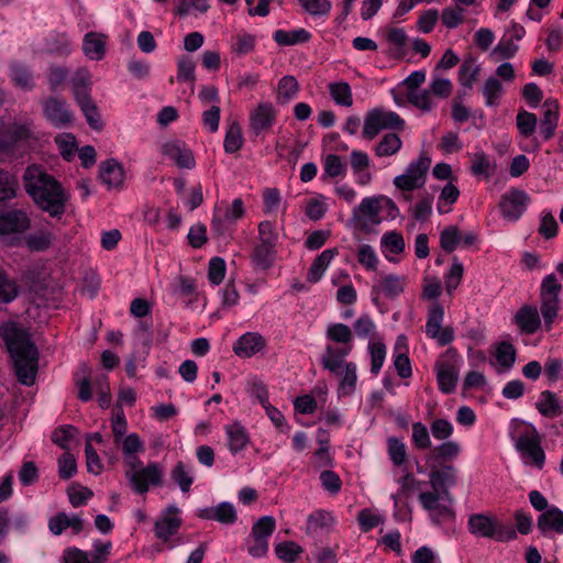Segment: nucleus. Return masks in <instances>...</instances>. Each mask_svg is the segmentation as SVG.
<instances>
[{
  "label": "nucleus",
  "instance_id": "a878e982",
  "mask_svg": "<svg viewBox=\"0 0 563 563\" xmlns=\"http://www.w3.org/2000/svg\"><path fill=\"white\" fill-rule=\"evenodd\" d=\"M178 508L176 506H169L164 516L158 519L155 523V534L158 539L167 541L174 536L181 523V519L177 516Z\"/></svg>",
  "mask_w": 563,
  "mask_h": 563
},
{
  "label": "nucleus",
  "instance_id": "49530a36",
  "mask_svg": "<svg viewBox=\"0 0 563 563\" xmlns=\"http://www.w3.org/2000/svg\"><path fill=\"white\" fill-rule=\"evenodd\" d=\"M299 92V84L294 76L287 75L280 78L277 87V101L287 103L296 98Z\"/></svg>",
  "mask_w": 563,
  "mask_h": 563
},
{
  "label": "nucleus",
  "instance_id": "cd10ccee",
  "mask_svg": "<svg viewBox=\"0 0 563 563\" xmlns=\"http://www.w3.org/2000/svg\"><path fill=\"white\" fill-rule=\"evenodd\" d=\"M335 525V518L331 512L325 510H317L308 516L306 532L316 538L323 533H328Z\"/></svg>",
  "mask_w": 563,
  "mask_h": 563
},
{
  "label": "nucleus",
  "instance_id": "0e129e2a",
  "mask_svg": "<svg viewBox=\"0 0 563 563\" xmlns=\"http://www.w3.org/2000/svg\"><path fill=\"white\" fill-rule=\"evenodd\" d=\"M430 432L438 441H448L454 432V427L448 419L438 418L430 424Z\"/></svg>",
  "mask_w": 563,
  "mask_h": 563
},
{
  "label": "nucleus",
  "instance_id": "f8f14e48",
  "mask_svg": "<svg viewBox=\"0 0 563 563\" xmlns=\"http://www.w3.org/2000/svg\"><path fill=\"white\" fill-rule=\"evenodd\" d=\"M125 477L135 493L145 494L148 492L151 485H161L163 468L157 463H148L145 467L140 470L125 472Z\"/></svg>",
  "mask_w": 563,
  "mask_h": 563
},
{
  "label": "nucleus",
  "instance_id": "c9c22d12",
  "mask_svg": "<svg viewBox=\"0 0 563 563\" xmlns=\"http://www.w3.org/2000/svg\"><path fill=\"white\" fill-rule=\"evenodd\" d=\"M350 164L354 175L357 176V183L363 186L367 185L372 179L371 174L367 172V168L369 167V157L367 153L358 150L352 151L350 155Z\"/></svg>",
  "mask_w": 563,
  "mask_h": 563
},
{
  "label": "nucleus",
  "instance_id": "8fccbe9b",
  "mask_svg": "<svg viewBox=\"0 0 563 563\" xmlns=\"http://www.w3.org/2000/svg\"><path fill=\"white\" fill-rule=\"evenodd\" d=\"M170 477L179 486L183 493H188L190 490L194 482L191 467L179 461L172 470Z\"/></svg>",
  "mask_w": 563,
  "mask_h": 563
},
{
  "label": "nucleus",
  "instance_id": "0eeeda50",
  "mask_svg": "<svg viewBox=\"0 0 563 563\" xmlns=\"http://www.w3.org/2000/svg\"><path fill=\"white\" fill-rule=\"evenodd\" d=\"M431 161L427 156H419L412 161L402 175L394 178V185L402 194L405 201H410V195L406 194L415 189L421 188L426 183V175L430 167Z\"/></svg>",
  "mask_w": 563,
  "mask_h": 563
},
{
  "label": "nucleus",
  "instance_id": "e2e57ef3",
  "mask_svg": "<svg viewBox=\"0 0 563 563\" xmlns=\"http://www.w3.org/2000/svg\"><path fill=\"white\" fill-rule=\"evenodd\" d=\"M368 351L371 354V372L375 375L379 373L386 357V345L383 342H369Z\"/></svg>",
  "mask_w": 563,
  "mask_h": 563
},
{
  "label": "nucleus",
  "instance_id": "79ce46f5",
  "mask_svg": "<svg viewBox=\"0 0 563 563\" xmlns=\"http://www.w3.org/2000/svg\"><path fill=\"white\" fill-rule=\"evenodd\" d=\"M332 100L341 107H351L353 104V95L351 86L346 81H334L328 86Z\"/></svg>",
  "mask_w": 563,
  "mask_h": 563
},
{
  "label": "nucleus",
  "instance_id": "f03ea898",
  "mask_svg": "<svg viewBox=\"0 0 563 563\" xmlns=\"http://www.w3.org/2000/svg\"><path fill=\"white\" fill-rule=\"evenodd\" d=\"M23 180L26 192L41 210L52 217L64 214L68 194L43 167L29 166L24 172Z\"/></svg>",
  "mask_w": 563,
  "mask_h": 563
},
{
  "label": "nucleus",
  "instance_id": "4d7b16f0",
  "mask_svg": "<svg viewBox=\"0 0 563 563\" xmlns=\"http://www.w3.org/2000/svg\"><path fill=\"white\" fill-rule=\"evenodd\" d=\"M462 233L455 225L444 228L440 234V246L446 253L453 252L461 244Z\"/></svg>",
  "mask_w": 563,
  "mask_h": 563
},
{
  "label": "nucleus",
  "instance_id": "1a4fd4ad",
  "mask_svg": "<svg viewBox=\"0 0 563 563\" xmlns=\"http://www.w3.org/2000/svg\"><path fill=\"white\" fill-rule=\"evenodd\" d=\"M276 528L272 516L261 517L254 522L251 534L246 539L247 552L253 558H263L268 552V538Z\"/></svg>",
  "mask_w": 563,
  "mask_h": 563
},
{
  "label": "nucleus",
  "instance_id": "09e8293b",
  "mask_svg": "<svg viewBox=\"0 0 563 563\" xmlns=\"http://www.w3.org/2000/svg\"><path fill=\"white\" fill-rule=\"evenodd\" d=\"M46 51L51 54L67 56L73 51L71 42L64 33L52 34L46 38Z\"/></svg>",
  "mask_w": 563,
  "mask_h": 563
},
{
  "label": "nucleus",
  "instance_id": "bf43d9fd",
  "mask_svg": "<svg viewBox=\"0 0 563 563\" xmlns=\"http://www.w3.org/2000/svg\"><path fill=\"white\" fill-rule=\"evenodd\" d=\"M460 196V190L452 183H448L441 190L439 201H438V211L440 213H446L451 211V205H453Z\"/></svg>",
  "mask_w": 563,
  "mask_h": 563
},
{
  "label": "nucleus",
  "instance_id": "6e6d98bb",
  "mask_svg": "<svg viewBox=\"0 0 563 563\" xmlns=\"http://www.w3.org/2000/svg\"><path fill=\"white\" fill-rule=\"evenodd\" d=\"M79 104L88 124L93 130H101L102 122L98 112L97 106L93 103L90 97L76 100Z\"/></svg>",
  "mask_w": 563,
  "mask_h": 563
},
{
  "label": "nucleus",
  "instance_id": "9b49d317",
  "mask_svg": "<svg viewBox=\"0 0 563 563\" xmlns=\"http://www.w3.org/2000/svg\"><path fill=\"white\" fill-rule=\"evenodd\" d=\"M443 319L444 309L438 301H434L429 308L426 334L441 346L448 345L454 340L453 329L451 327L442 328Z\"/></svg>",
  "mask_w": 563,
  "mask_h": 563
},
{
  "label": "nucleus",
  "instance_id": "b1692460",
  "mask_svg": "<svg viewBox=\"0 0 563 563\" xmlns=\"http://www.w3.org/2000/svg\"><path fill=\"white\" fill-rule=\"evenodd\" d=\"M429 483L433 490L443 493L444 496H452L449 489L456 484L454 467L444 465L439 470H432L429 474Z\"/></svg>",
  "mask_w": 563,
  "mask_h": 563
},
{
  "label": "nucleus",
  "instance_id": "aec40b11",
  "mask_svg": "<svg viewBox=\"0 0 563 563\" xmlns=\"http://www.w3.org/2000/svg\"><path fill=\"white\" fill-rule=\"evenodd\" d=\"M108 35L101 32H88L82 38L81 49L90 60H101L106 56Z\"/></svg>",
  "mask_w": 563,
  "mask_h": 563
},
{
  "label": "nucleus",
  "instance_id": "393cba45",
  "mask_svg": "<svg viewBox=\"0 0 563 563\" xmlns=\"http://www.w3.org/2000/svg\"><path fill=\"white\" fill-rule=\"evenodd\" d=\"M264 338L257 332H247L241 335L233 344L234 353L240 357H251L263 350Z\"/></svg>",
  "mask_w": 563,
  "mask_h": 563
},
{
  "label": "nucleus",
  "instance_id": "ddd939ff",
  "mask_svg": "<svg viewBox=\"0 0 563 563\" xmlns=\"http://www.w3.org/2000/svg\"><path fill=\"white\" fill-rule=\"evenodd\" d=\"M418 499L422 508L429 512L432 520L439 521L442 518L453 516L451 508L453 503L452 496H444L443 493L432 489L431 492L420 493Z\"/></svg>",
  "mask_w": 563,
  "mask_h": 563
},
{
  "label": "nucleus",
  "instance_id": "a18cd8bd",
  "mask_svg": "<svg viewBox=\"0 0 563 563\" xmlns=\"http://www.w3.org/2000/svg\"><path fill=\"white\" fill-rule=\"evenodd\" d=\"M342 371L339 369L336 375L341 376L339 394L340 395H350L354 391L357 380L356 375V365L352 362L344 363V366L341 367Z\"/></svg>",
  "mask_w": 563,
  "mask_h": 563
},
{
  "label": "nucleus",
  "instance_id": "052dcab7",
  "mask_svg": "<svg viewBox=\"0 0 563 563\" xmlns=\"http://www.w3.org/2000/svg\"><path fill=\"white\" fill-rule=\"evenodd\" d=\"M354 332L360 339L373 340L376 334V324L368 314L361 316L353 324Z\"/></svg>",
  "mask_w": 563,
  "mask_h": 563
},
{
  "label": "nucleus",
  "instance_id": "ea45409f",
  "mask_svg": "<svg viewBox=\"0 0 563 563\" xmlns=\"http://www.w3.org/2000/svg\"><path fill=\"white\" fill-rule=\"evenodd\" d=\"M479 73L481 66L476 64V59L474 57H468L464 59L460 66L457 80L464 88L472 89Z\"/></svg>",
  "mask_w": 563,
  "mask_h": 563
},
{
  "label": "nucleus",
  "instance_id": "5701e85b",
  "mask_svg": "<svg viewBox=\"0 0 563 563\" xmlns=\"http://www.w3.org/2000/svg\"><path fill=\"white\" fill-rule=\"evenodd\" d=\"M67 528H70L74 534H78L84 530V520L78 515H67L64 511L48 520V529L54 536L62 534Z\"/></svg>",
  "mask_w": 563,
  "mask_h": 563
},
{
  "label": "nucleus",
  "instance_id": "2eb2a0df",
  "mask_svg": "<svg viewBox=\"0 0 563 563\" xmlns=\"http://www.w3.org/2000/svg\"><path fill=\"white\" fill-rule=\"evenodd\" d=\"M456 353L448 350L443 358L438 360L434 365L439 389L443 394H451L455 390L459 379V368L455 361L449 358L454 357Z\"/></svg>",
  "mask_w": 563,
  "mask_h": 563
},
{
  "label": "nucleus",
  "instance_id": "5fc2aeb1",
  "mask_svg": "<svg viewBox=\"0 0 563 563\" xmlns=\"http://www.w3.org/2000/svg\"><path fill=\"white\" fill-rule=\"evenodd\" d=\"M18 188L16 177L0 169V202L13 199L16 196Z\"/></svg>",
  "mask_w": 563,
  "mask_h": 563
},
{
  "label": "nucleus",
  "instance_id": "39448f33",
  "mask_svg": "<svg viewBox=\"0 0 563 563\" xmlns=\"http://www.w3.org/2000/svg\"><path fill=\"white\" fill-rule=\"evenodd\" d=\"M278 233L275 224L268 220L258 223V235L252 249L250 260L256 269L267 271L274 264Z\"/></svg>",
  "mask_w": 563,
  "mask_h": 563
},
{
  "label": "nucleus",
  "instance_id": "3c124183",
  "mask_svg": "<svg viewBox=\"0 0 563 563\" xmlns=\"http://www.w3.org/2000/svg\"><path fill=\"white\" fill-rule=\"evenodd\" d=\"M399 485V489L397 494L393 495L395 503L401 498H408L415 492L420 490L422 482L417 479L411 473L406 472L397 481Z\"/></svg>",
  "mask_w": 563,
  "mask_h": 563
},
{
  "label": "nucleus",
  "instance_id": "2f4dec72",
  "mask_svg": "<svg viewBox=\"0 0 563 563\" xmlns=\"http://www.w3.org/2000/svg\"><path fill=\"white\" fill-rule=\"evenodd\" d=\"M100 179L108 188H119L124 180V169L115 159H107L100 165Z\"/></svg>",
  "mask_w": 563,
  "mask_h": 563
},
{
  "label": "nucleus",
  "instance_id": "603ef678",
  "mask_svg": "<svg viewBox=\"0 0 563 563\" xmlns=\"http://www.w3.org/2000/svg\"><path fill=\"white\" fill-rule=\"evenodd\" d=\"M387 454L395 466H402L407 461V446L396 437H389L386 441Z\"/></svg>",
  "mask_w": 563,
  "mask_h": 563
},
{
  "label": "nucleus",
  "instance_id": "a19ab883",
  "mask_svg": "<svg viewBox=\"0 0 563 563\" xmlns=\"http://www.w3.org/2000/svg\"><path fill=\"white\" fill-rule=\"evenodd\" d=\"M481 92L485 99L486 107H497L504 93V87L498 78L490 76L485 80Z\"/></svg>",
  "mask_w": 563,
  "mask_h": 563
},
{
  "label": "nucleus",
  "instance_id": "e433bc0d",
  "mask_svg": "<svg viewBox=\"0 0 563 563\" xmlns=\"http://www.w3.org/2000/svg\"><path fill=\"white\" fill-rule=\"evenodd\" d=\"M538 411L548 418L556 417L561 413V402L553 391L543 390L540 393L539 398L536 402Z\"/></svg>",
  "mask_w": 563,
  "mask_h": 563
},
{
  "label": "nucleus",
  "instance_id": "4468645a",
  "mask_svg": "<svg viewBox=\"0 0 563 563\" xmlns=\"http://www.w3.org/2000/svg\"><path fill=\"white\" fill-rule=\"evenodd\" d=\"M380 203L376 197H366L353 209L352 221L361 231H368L372 225L380 223Z\"/></svg>",
  "mask_w": 563,
  "mask_h": 563
},
{
  "label": "nucleus",
  "instance_id": "72a5a7b5",
  "mask_svg": "<svg viewBox=\"0 0 563 563\" xmlns=\"http://www.w3.org/2000/svg\"><path fill=\"white\" fill-rule=\"evenodd\" d=\"M538 528L542 531H554L556 533H563V511L551 506L544 512L538 517Z\"/></svg>",
  "mask_w": 563,
  "mask_h": 563
},
{
  "label": "nucleus",
  "instance_id": "58836bf2",
  "mask_svg": "<svg viewBox=\"0 0 563 563\" xmlns=\"http://www.w3.org/2000/svg\"><path fill=\"white\" fill-rule=\"evenodd\" d=\"M273 38L280 46H291L307 43L311 38V34L305 29H296L291 31L276 30L273 33Z\"/></svg>",
  "mask_w": 563,
  "mask_h": 563
},
{
  "label": "nucleus",
  "instance_id": "c756f323",
  "mask_svg": "<svg viewBox=\"0 0 563 563\" xmlns=\"http://www.w3.org/2000/svg\"><path fill=\"white\" fill-rule=\"evenodd\" d=\"M497 519L486 514H473L468 517V531L478 538L492 539L495 534V525Z\"/></svg>",
  "mask_w": 563,
  "mask_h": 563
},
{
  "label": "nucleus",
  "instance_id": "6e6552de",
  "mask_svg": "<svg viewBox=\"0 0 563 563\" xmlns=\"http://www.w3.org/2000/svg\"><path fill=\"white\" fill-rule=\"evenodd\" d=\"M405 121L394 111L374 109L367 112L364 119L363 136L373 140L385 129L404 130Z\"/></svg>",
  "mask_w": 563,
  "mask_h": 563
},
{
  "label": "nucleus",
  "instance_id": "338daca9",
  "mask_svg": "<svg viewBox=\"0 0 563 563\" xmlns=\"http://www.w3.org/2000/svg\"><path fill=\"white\" fill-rule=\"evenodd\" d=\"M243 143L241 128L238 123H233L227 131L223 147L227 153L233 154L238 152Z\"/></svg>",
  "mask_w": 563,
  "mask_h": 563
},
{
  "label": "nucleus",
  "instance_id": "9d476101",
  "mask_svg": "<svg viewBox=\"0 0 563 563\" xmlns=\"http://www.w3.org/2000/svg\"><path fill=\"white\" fill-rule=\"evenodd\" d=\"M277 109L272 102L262 101L250 111L249 126L255 136L267 135L277 120Z\"/></svg>",
  "mask_w": 563,
  "mask_h": 563
},
{
  "label": "nucleus",
  "instance_id": "37998d69",
  "mask_svg": "<svg viewBox=\"0 0 563 563\" xmlns=\"http://www.w3.org/2000/svg\"><path fill=\"white\" fill-rule=\"evenodd\" d=\"M91 75L87 68H78L71 78V89L76 100L88 98Z\"/></svg>",
  "mask_w": 563,
  "mask_h": 563
},
{
  "label": "nucleus",
  "instance_id": "20e7f679",
  "mask_svg": "<svg viewBox=\"0 0 563 563\" xmlns=\"http://www.w3.org/2000/svg\"><path fill=\"white\" fill-rule=\"evenodd\" d=\"M509 435L523 464L542 470L545 463V452L537 429L530 423L514 419L510 423Z\"/></svg>",
  "mask_w": 563,
  "mask_h": 563
},
{
  "label": "nucleus",
  "instance_id": "f3484780",
  "mask_svg": "<svg viewBox=\"0 0 563 563\" xmlns=\"http://www.w3.org/2000/svg\"><path fill=\"white\" fill-rule=\"evenodd\" d=\"M45 119L55 128H65L74 121V113L68 109L64 99L49 97L43 101Z\"/></svg>",
  "mask_w": 563,
  "mask_h": 563
},
{
  "label": "nucleus",
  "instance_id": "a211bd4d",
  "mask_svg": "<svg viewBox=\"0 0 563 563\" xmlns=\"http://www.w3.org/2000/svg\"><path fill=\"white\" fill-rule=\"evenodd\" d=\"M162 154L172 159L179 168L192 169L196 166L192 152L179 141L163 144Z\"/></svg>",
  "mask_w": 563,
  "mask_h": 563
},
{
  "label": "nucleus",
  "instance_id": "f257e3e1",
  "mask_svg": "<svg viewBox=\"0 0 563 563\" xmlns=\"http://www.w3.org/2000/svg\"><path fill=\"white\" fill-rule=\"evenodd\" d=\"M562 285L554 274L547 275L540 285V313L536 306L523 305L514 316V322L520 332L527 335L534 334L542 325L551 331L561 309L560 294Z\"/></svg>",
  "mask_w": 563,
  "mask_h": 563
},
{
  "label": "nucleus",
  "instance_id": "473e14b6",
  "mask_svg": "<svg viewBox=\"0 0 563 563\" xmlns=\"http://www.w3.org/2000/svg\"><path fill=\"white\" fill-rule=\"evenodd\" d=\"M462 452V446L457 441L448 440L442 441L441 444L434 446L429 455L427 462L441 461V462H453L456 460Z\"/></svg>",
  "mask_w": 563,
  "mask_h": 563
},
{
  "label": "nucleus",
  "instance_id": "7c9ffc66",
  "mask_svg": "<svg viewBox=\"0 0 563 563\" xmlns=\"http://www.w3.org/2000/svg\"><path fill=\"white\" fill-rule=\"evenodd\" d=\"M228 440V448L232 454L243 451L250 443V435L245 427L234 421L224 427Z\"/></svg>",
  "mask_w": 563,
  "mask_h": 563
},
{
  "label": "nucleus",
  "instance_id": "f704fd0d",
  "mask_svg": "<svg viewBox=\"0 0 563 563\" xmlns=\"http://www.w3.org/2000/svg\"><path fill=\"white\" fill-rule=\"evenodd\" d=\"M336 254V249H328L321 252L308 269V282L311 284L318 283Z\"/></svg>",
  "mask_w": 563,
  "mask_h": 563
},
{
  "label": "nucleus",
  "instance_id": "6ab92c4d",
  "mask_svg": "<svg viewBox=\"0 0 563 563\" xmlns=\"http://www.w3.org/2000/svg\"><path fill=\"white\" fill-rule=\"evenodd\" d=\"M560 106L554 99L543 102V114L539 125V134L544 141H549L555 134L560 119Z\"/></svg>",
  "mask_w": 563,
  "mask_h": 563
},
{
  "label": "nucleus",
  "instance_id": "423d86ee",
  "mask_svg": "<svg viewBox=\"0 0 563 563\" xmlns=\"http://www.w3.org/2000/svg\"><path fill=\"white\" fill-rule=\"evenodd\" d=\"M244 214V203L240 198L234 199L232 203L227 201L218 202L213 208L211 230L218 236H227Z\"/></svg>",
  "mask_w": 563,
  "mask_h": 563
},
{
  "label": "nucleus",
  "instance_id": "4be33fe9",
  "mask_svg": "<svg viewBox=\"0 0 563 563\" xmlns=\"http://www.w3.org/2000/svg\"><path fill=\"white\" fill-rule=\"evenodd\" d=\"M30 225V218L23 210H10L0 214V235L23 232Z\"/></svg>",
  "mask_w": 563,
  "mask_h": 563
},
{
  "label": "nucleus",
  "instance_id": "680f3d73",
  "mask_svg": "<svg viewBox=\"0 0 563 563\" xmlns=\"http://www.w3.org/2000/svg\"><path fill=\"white\" fill-rule=\"evenodd\" d=\"M323 170L327 176L334 178L346 174V164L342 161L339 155L329 154L323 161Z\"/></svg>",
  "mask_w": 563,
  "mask_h": 563
},
{
  "label": "nucleus",
  "instance_id": "774afa93",
  "mask_svg": "<svg viewBox=\"0 0 563 563\" xmlns=\"http://www.w3.org/2000/svg\"><path fill=\"white\" fill-rule=\"evenodd\" d=\"M463 264L454 257L449 273L444 277L445 290L451 295L460 285L463 277Z\"/></svg>",
  "mask_w": 563,
  "mask_h": 563
},
{
  "label": "nucleus",
  "instance_id": "bb28decb",
  "mask_svg": "<svg viewBox=\"0 0 563 563\" xmlns=\"http://www.w3.org/2000/svg\"><path fill=\"white\" fill-rule=\"evenodd\" d=\"M353 345H327L321 356V364L323 368L331 373L338 374L339 369L344 366V358L351 353Z\"/></svg>",
  "mask_w": 563,
  "mask_h": 563
},
{
  "label": "nucleus",
  "instance_id": "dca6fc26",
  "mask_svg": "<svg viewBox=\"0 0 563 563\" xmlns=\"http://www.w3.org/2000/svg\"><path fill=\"white\" fill-rule=\"evenodd\" d=\"M530 202L529 195L518 188H511L505 192L499 202L500 212L504 219L515 222L527 210Z\"/></svg>",
  "mask_w": 563,
  "mask_h": 563
},
{
  "label": "nucleus",
  "instance_id": "69168bd1",
  "mask_svg": "<svg viewBox=\"0 0 563 563\" xmlns=\"http://www.w3.org/2000/svg\"><path fill=\"white\" fill-rule=\"evenodd\" d=\"M405 278L388 275L382 278L380 288L382 291L389 298H395L404 291Z\"/></svg>",
  "mask_w": 563,
  "mask_h": 563
},
{
  "label": "nucleus",
  "instance_id": "13d9d810",
  "mask_svg": "<svg viewBox=\"0 0 563 563\" xmlns=\"http://www.w3.org/2000/svg\"><path fill=\"white\" fill-rule=\"evenodd\" d=\"M411 442L417 450L431 449L432 442L430 432L426 424L420 421L412 423Z\"/></svg>",
  "mask_w": 563,
  "mask_h": 563
},
{
  "label": "nucleus",
  "instance_id": "412c9836",
  "mask_svg": "<svg viewBox=\"0 0 563 563\" xmlns=\"http://www.w3.org/2000/svg\"><path fill=\"white\" fill-rule=\"evenodd\" d=\"M30 225V218L23 210H10L0 214V235L23 232Z\"/></svg>",
  "mask_w": 563,
  "mask_h": 563
},
{
  "label": "nucleus",
  "instance_id": "7ed1b4c3",
  "mask_svg": "<svg viewBox=\"0 0 563 563\" xmlns=\"http://www.w3.org/2000/svg\"><path fill=\"white\" fill-rule=\"evenodd\" d=\"M0 334L13 360L19 383L32 386L37 374L38 352L36 346L23 330L12 323L3 325Z\"/></svg>",
  "mask_w": 563,
  "mask_h": 563
},
{
  "label": "nucleus",
  "instance_id": "4c0bfd02",
  "mask_svg": "<svg viewBox=\"0 0 563 563\" xmlns=\"http://www.w3.org/2000/svg\"><path fill=\"white\" fill-rule=\"evenodd\" d=\"M10 77L15 86L24 90H31L35 86L33 71L27 65L22 63L13 62L10 65Z\"/></svg>",
  "mask_w": 563,
  "mask_h": 563
},
{
  "label": "nucleus",
  "instance_id": "c03bdc74",
  "mask_svg": "<svg viewBox=\"0 0 563 563\" xmlns=\"http://www.w3.org/2000/svg\"><path fill=\"white\" fill-rule=\"evenodd\" d=\"M402 141L396 133H386L375 146V155L378 157L393 156L399 152Z\"/></svg>",
  "mask_w": 563,
  "mask_h": 563
},
{
  "label": "nucleus",
  "instance_id": "864d4df0",
  "mask_svg": "<svg viewBox=\"0 0 563 563\" xmlns=\"http://www.w3.org/2000/svg\"><path fill=\"white\" fill-rule=\"evenodd\" d=\"M328 340L342 345H353L351 329L344 323H332L327 329Z\"/></svg>",
  "mask_w": 563,
  "mask_h": 563
},
{
  "label": "nucleus",
  "instance_id": "de8ad7c7",
  "mask_svg": "<svg viewBox=\"0 0 563 563\" xmlns=\"http://www.w3.org/2000/svg\"><path fill=\"white\" fill-rule=\"evenodd\" d=\"M538 124L537 115L527 110H519L516 117V126L519 132V135L523 139H530Z\"/></svg>",
  "mask_w": 563,
  "mask_h": 563
},
{
  "label": "nucleus",
  "instance_id": "c85d7f7f",
  "mask_svg": "<svg viewBox=\"0 0 563 563\" xmlns=\"http://www.w3.org/2000/svg\"><path fill=\"white\" fill-rule=\"evenodd\" d=\"M199 517L206 520H216L224 525H232L238 519L234 506L227 501L220 503L216 507L200 509Z\"/></svg>",
  "mask_w": 563,
  "mask_h": 563
}]
</instances>
